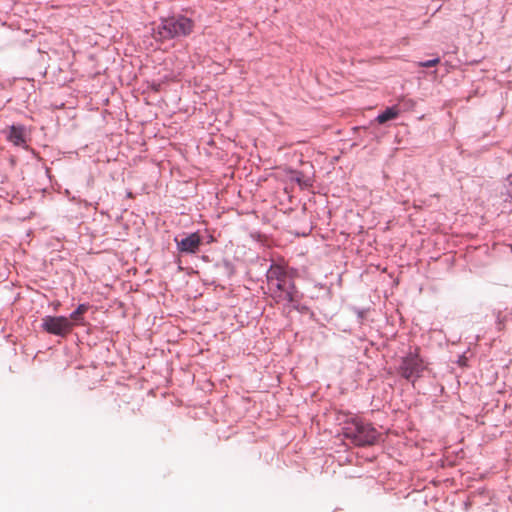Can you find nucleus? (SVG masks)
I'll use <instances>...</instances> for the list:
<instances>
[{
    "label": "nucleus",
    "mask_w": 512,
    "mask_h": 512,
    "mask_svg": "<svg viewBox=\"0 0 512 512\" xmlns=\"http://www.w3.org/2000/svg\"><path fill=\"white\" fill-rule=\"evenodd\" d=\"M498 328H499V330H501L503 328V323L500 320L498 321Z\"/></svg>",
    "instance_id": "ddd939ff"
},
{
    "label": "nucleus",
    "mask_w": 512,
    "mask_h": 512,
    "mask_svg": "<svg viewBox=\"0 0 512 512\" xmlns=\"http://www.w3.org/2000/svg\"><path fill=\"white\" fill-rule=\"evenodd\" d=\"M199 242H200V238L196 235V233H194V240H193L194 248L198 245Z\"/></svg>",
    "instance_id": "9b49d317"
},
{
    "label": "nucleus",
    "mask_w": 512,
    "mask_h": 512,
    "mask_svg": "<svg viewBox=\"0 0 512 512\" xmlns=\"http://www.w3.org/2000/svg\"><path fill=\"white\" fill-rule=\"evenodd\" d=\"M439 63H440V58L436 57L431 60L418 62V66L423 67V68H430V67H434V66L438 65Z\"/></svg>",
    "instance_id": "9d476101"
},
{
    "label": "nucleus",
    "mask_w": 512,
    "mask_h": 512,
    "mask_svg": "<svg viewBox=\"0 0 512 512\" xmlns=\"http://www.w3.org/2000/svg\"><path fill=\"white\" fill-rule=\"evenodd\" d=\"M399 114H400V110H399L398 106H392V107L387 108L381 114H379L376 118V121L379 124H384L389 120L396 119Z\"/></svg>",
    "instance_id": "0eeeda50"
},
{
    "label": "nucleus",
    "mask_w": 512,
    "mask_h": 512,
    "mask_svg": "<svg viewBox=\"0 0 512 512\" xmlns=\"http://www.w3.org/2000/svg\"><path fill=\"white\" fill-rule=\"evenodd\" d=\"M8 140L16 146H24L26 144L24 126H11L9 129Z\"/></svg>",
    "instance_id": "423d86ee"
},
{
    "label": "nucleus",
    "mask_w": 512,
    "mask_h": 512,
    "mask_svg": "<svg viewBox=\"0 0 512 512\" xmlns=\"http://www.w3.org/2000/svg\"><path fill=\"white\" fill-rule=\"evenodd\" d=\"M509 180H510V185H511V187L509 189V193L512 196V176H509Z\"/></svg>",
    "instance_id": "f8f14e48"
},
{
    "label": "nucleus",
    "mask_w": 512,
    "mask_h": 512,
    "mask_svg": "<svg viewBox=\"0 0 512 512\" xmlns=\"http://www.w3.org/2000/svg\"><path fill=\"white\" fill-rule=\"evenodd\" d=\"M426 368L427 365L420 357L419 349L417 348L414 352H409L402 358L399 366V373L405 379L410 380L411 378L421 377Z\"/></svg>",
    "instance_id": "20e7f679"
},
{
    "label": "nucleus",
    "mask_w": 512,
    "mask_h": 512,
    "mask_svg": "<svg viewBox=\"0 0 512 512\" xmlns=\"http://www.w3.org/2000/svg\"><path fill=\"white\" fill-rule=\"evenodd\" d=\"M89 306L86 304H80L75 311L70 314L68 318L73 324L79 323L82 320L83 315L88 311Z\"/></svg>",
    "instance_id": "6e6552de"
},
{
    "label": "nucleus",
    "mask_w": 512,
    "mask_h": 512,
    "mask_svg": "<svg viewBox=\"0 0 512 512\" xmlns=\"http://www.w3.org/2000/svg\"><path fill=\"white\" fill-rule=\"evenodd\" d=\"M42 328L47 333L65 337L73 329V323L65 316H46L42 319Z\"/></svg>",
    "instance_id": "39448f33"
},
{
    "label": "nucleus",
    "mask_w": 512,
    "mask_h": 512,
    "mask_svg": "<svg viewBox=\"0 0 512 512\" xmlns=\"http://www.w3.org/2000/svg\"><path fill=\"white\" fill-rule=\"evenodd\" d=\"M178 248L181 253H190L192 252V235L183 238L181 241H178Z\"/></svg>",
    "instance_id": "1a4fd4ad"
},
{
    "label": "nucleus",
    "mask_w": 512,
    "mask_h": 512,
    "mask_svg": "<svg viewBox=\"0 0 512 512\" xmlns=\"http://www.w3.org/2000/svg\"><path fill=\"white\" fill-rule=\"evenodd\" d=\"M192 28L191 20L186 17L169 18L163 20L156 28L152 29V37L162 42L180 35H187Z\"/></svg>",
    "instance_id": "7ed1b4c3"
},
{
    "label": "nucleus",
    "mask_w": 512,
    "mask_h": 512,
    "mask_svg": "<svg viewBox=\"0 0 512 512\" xmlns=\"http://www.w3.org/2000/svg\"><path fill=\"white\" fill-rule=\"evenodd\" d=\"M266 277L271 298L284 307L297 309L302 293L297 289L293 277L286 268L280 264H272Z\"/></svg>",
    "instance_id": "f257e3e1"
},
{
    "label": "nucleus",
    "mask_w": 512,
    "mask_h": 512,
    "mask_svg": "<svg viewBox=\"0 0 512 512\" xmlns=\"http://www.w3.org/2000/svg\"><path fill=\"white\" fill-rule=\"evenodd\" d=\"M343 435L357 446L373 445L379 437V433L370 423L359 419L348 421L343 428Z\"/></svg>",
    "instance_id": "f03ea898"
},
{
    "label": "nucleus",
    "mask_w": 512,
    "mask_h": 512,
    "mask_svg": "<svg viewBox=\"0 0 512 512\" xmlns=\"http://www.w3.org/2000/svg\"><path fill=\"white\" fill-rule=\"evenodd\" d=\"M409 103H410L412 106L414 105L413 100H409Z\"/></svg>",
    "instance_id": "4468645a"
}]
</instances>
